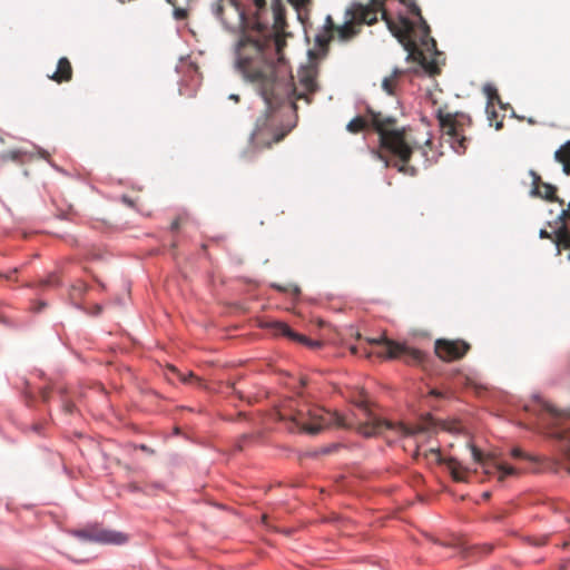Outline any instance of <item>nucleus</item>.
<instances>
[{"mask_svg": "<svg viewBox=\"0 0 570 570\" xmlns=\"http://www.w3.org/2000/svg\"><path fill=\"white\" fill-rule=\"evenodd\" d=\"M23 153L20 150H10L0 154V165L4 164L8 160L19 161L22 157Z\"/></svg>", "mask_w": 570, "mask_h": 570, "instance_id": "5701e85b", "label": "nucleus"}, {"mask_svg": "<svg viewBox=\"0 0 570 570\" xmlns=\"http://www.w3.org/2000/svg\"><path fill=\"white\" fill-rule=\"evenodd\" d=\"M539 236H540V238H547V239H551L553 242L554 230L550 233L547 229H541L539 232Z\"/></svg>", "mask_w": 570, "mask_h": 570, "instance_id": "c756f323", "label": "nucleus"}, {"mask_svg": "<svg viewBox=\"0 0 570 570\" xmlns=\"http://www.w3.org/2000/svg\"><path fill=\"white\" fill-rule=\"evenodd\" d=\"M547 542V538L530 539V543L533 546H543Z\"/></svg>", "mask_w": 570, "mask_h": 570, "instance_id": "473e14b6", "label": "nucleus"}, {"mask_svg": "<svg viewBox=\"0 0 570 570\" xmlns=\"http://www.w3.org/2000/svg\"><path fill=\"white\" fill-rule=\"evenodd\" d=\"M336 28L337 26L334 23L332 17L327 16L323 32L315 37V43L324 55L327 52L328 45L335 36Z\"/></svg>", "mask_w": 570, "mask_h": 570, "instance_id": "4468645a", "label": "nucleus"}, {"mask_svg": "<svg viewBox=\"0 0 570 570\" xmlns=\"http://www.w3.org/2000/svg\"><path fill=\"white\" fill-rule=\"evenodd\" d=\"M403 73V71L395 69L394 72L390 76L383 79L382 81V88L384 91H386L389 95H394L397 79Z\"/></svg>", "mask_w": 570, "mask_h": 570, "instance_id": "aec40b11", "label": "nucleus"}, {"mask_svg": "<svg viewBox=\"0 0 570 570\" xmlns=\"http://www.w3.org/2000/svg\"><path fill=\"white\" fill-rule=\"evenodd\" d=\"M471 451L473 460L481 465L483 472L488 475L498 474L499 481L517 473L513 466L497 462L492 454H483L476 446H471Z\"/></svg>", "mask_w": 570, "mask_h": 570, "instance_id": "9d476101", "label": "nucleus"}, {"mask_svg": "<svg viewBox=\"0 0 570 570\" xmlns=\"http://www.w3.org/2000/svg\"><path fill=\"white\" fill-rule=\"evenodd\" d=\"M430 453L433 454L438 461L441 460V452L439 450L431 449Z\"/></svg>", "mask_w": 570, "mask_h": 570, "instance_id": "f704fd0d", "label": "nucleus"}, {"mask_svg": "<svg viewBox=\"0 0 570 570\" xmlns=\"http://www.w3.org/2000/svg\"><path fill=\"white\" fill-rule=\"evenodd\" d=\"M530 176L532 178L531 196L548 202H556L560 206H564V200L557 196V187L554 185L543 181L541 176L534 170H530Z\"/></svg>", "mask_w": 570, "mask_h": 570, "instance_id": "f8f14e48", "label": "nucleus"}, {"mask_svg": "<svg viewBox=\"0 0 570 570\" xmlns=\"http://www.w3.org/2000/svg\"><path fill=\"white\" fill-rule=\"evenodd\" d=\"M170 370H171L173 372L177 373V370H176V367H174V366H170Z\"/></svg>", "mask_w": 570, "mask_h": 570, "instance_id": "8fccbe9b", "label": "nucleus"}, {"mask_svg": "<svg viewBox=\"0 0 570 570\" xmlns=\"http://www.w3.org/2000/svg\"><path fill=\"white\" fill-rule=\"evenodd\" d=\"M274 330H275V334L276 335H282V336H286L288 338H291L292 341H296L301 344H304V345H307L312 348H315V347H318L321 346V343L320 342H313L311 341L308 337L304 336V335H301V334H297L295 333L287 324L285 323H275L273 325Z\"/></svg>", "mask_w": 570, "mask_h": 570, "instance_id": "2eb2a0df", "label": "nucleus"}, {"mask_svg": "<svg viewBox=\"0 0 570 570\" xmlns=\"http://www.w3.org/2000/svg\"><path fill=\"white\" fill-rule=\"evenodd\" d=\"M140 450L153 453L151 450H149L146 445H140Z\"/></svg>", "mask_w": 570, "mask_h": 570, "instance_id": "58836bf2", "label": "nucleus"}, {"mask_svg": "<svg viewBox=\"0 0 570 570\" xmlns=\"http://www.w3.org/2000/svg\"><path fill=\"white\" fill-rule=\"evenodd\" d=\"M121 200H122V203H125L127 206H129V207H134V202H132V199H130L129 197H127V196H122Z\"/></svg>", "mask_w": 570, "mask_h": 570, "instance_id": "72a5a7b5", "label": "nucleus"}, {"mask_svg": "<svg viewBox=\"0 0 570 570\" xmlns=\"http://www.w3.org/2000/svg\"><path fill=\"white\" fill-rule=\"evenodd\" d=\"M179 377L183 382H199V379L197 376L194 375V373L189 372L188 375H183V374H179Z\"/></svg>", "mask_w": 570, "mask_h": 570, "instance_id": "c85d7f7f", "label": "nucleus"}, {"mask_svg": "<svg viewBox=\"0 0 570 570\" xmlns=\"http://www.w3.org/2000/svg\"><path fill=\"white\" fill-rule=\"evenodd\" d=\"M273 287L278 289L279 292H286L287 291V288L283 287V286H279V285H276V284H274Z\"/></svg>", "mask_w": 570, "mask_h": 570, "instance_id": "4c0bfd02", "label": "nucleus"}, {"mask_svg": "<svg viewBox=\"0 0 570 570\" xmlns=\"http://www.w3.org/2000/svg\"><path fill=\"white\" fill-rule=\"evenodd\" d=\"M51 283H52V282H51V279H47V281L45 282V285H49V284H51Z\"/></svg>", "mask_w": 570, "mask_h": 570, "instance_id": "de8ad7c7", "label": "nucleus"}, {"mask_svg": "<svg viewBox=\"0 0 570 570\" xmlns=\"http://www.w3.org/2000/svg\"><path fill=\"white\" fill-rule=\"evenodd\" d=\"M540 420L549 430L548 435L558 442L564 460V468L570 472V413L556 409L548 402L541 403Z\"/></svg>", "mask_w": 570, "mask_h": 570, "instance_id": "423d86ee", "label": "nucleus"}, {"mask_svg": "<svg viewBox=\"0 0 570 570\" xmlns=\"http://www.w3.org/2000/svg\"><path fill=\"white\" fill-rule=\"evenodd\" d=\"M431 393H432L433 395H436V396H439V395H440V393H439V392H436V391H432Z\"/></svg>", "mask_w": 570, "mask_h": 570, "instance_id": "09e8293b", "label": "nucleus"}, {"mask_svg": "<svg viewBox=\"0 0 570 570\" xmlns=\"http://www.w3.org/2000/svg\"><path fill=\"white\" fill-rule=\"evenodd\" d=\"M180 224H181V218H180V217L175 218V219L173 220V223H171L170 229H171L173 232L178 230V229H179V227H180Z\"/></svg>", "mask_w": 570, "mask_h": 570, "instance_id": "2f4dec72", "label": "nucleus"}, {"mask_svg": "<svg viewBox=\"0 0 570 570\" xmlns=\"http://www.w3.org/2000/svg\"><path fill=\"white\" fill-rule=\"evenodd\" d=\"M129 488L132 490V491H137L139 490V488L136 485V484H130Z\"/></svg>", "mask_w": 570, "mask_h": 570, "instance_id": "37998d69", "label": "nucleus"}, {"mask_svg": "<svg viewBox=\"0 0 570 570\" xmlns=\"http://www.w3.org/2000/svg\"><path fill=\"white\" fill-rule=\"evenodd\" d=\"M379 13L392 35L407 51V60L416 62L429 76L440 73L435 56L436 42L430 37V27L414 0H370L367 4L353 3L346 10L347 20L337 26L335 35L348 41L358 33L355 24H373Z\"/></svg>", "mask_w": 570, "mask_h": 570, "instance_id": "f03ea898", "label": "nucleus"}, {"mask_svg": "<svg viewBox=\"0 0 570 570\" xmlns=\"http://www.w3.org/2000/svg\"><path fill=\"white\" fill-rule=\"evenodd\" d=\"M78 538L98 543H116L120 544L126 541V537L119 532H114L97 527L78 530L73 532Z\"/></svg>", "mask_w": 570, "mask_h": 570, "instance_id": "9b49d317", "label": "nucleus"}, {"mask_svg": "<svg viewBox=\"0 0 570 570\" xmlns=\"http://www.w3.org/2000/svg\"><path fill=\"white\" fill-rule=\"evenodd\" d=\"M1 276H2V275L0 274V277H1Z\"/></svg>", "mask_w": 570, "mask_h": 570, "instance_id": "3c124183", "label": "nucleus"}, {"mask_svg": "<svg viewBox=\"0 0 570 570\" xmlns=\"http://www.w3.org/2000/svg\"><path fill=\"white\" fill-rule=\"evenodd\" d=\"M484 92L489 99L488 106H487V112H489L490 108H493V105L495 101L500 102V96L498 94V90L493 86H490V85H487L484 87Z\"/></svg>", "mask_w": 570, "mask_h": 570, "instance_id": "4be33fe9", "label": "nucleus"}, {"mask_svg": "<svg viewBox=\"0 0 570 570\" xmlns=\"http://www.w3.org/2000/svg\"><path fill=\"white\" fill-rule=\"evenodd\" d=\"M488 114H489L490 124L492 125L493 124V119L497 117V114H495L494 110H492V108H490V111Z\"/></svg>", "mask_w": 570, "mask_h": 570, "instance_id": "c9c22d12", "label": "nucleus"}, {"mask_svg": "<svg viewBox=\"0 0 570 570\" xmlns=\"http://www.w3.org/2000/svg\"><path fill=\"white\" fill-rule=\"evenodd\" d=\"M275 417L278 421H289L299 431L308 434H318L322 430L331 426L351 428L346 417L337 412H330L323 409L308 410L306 413L302 411H293L286 406L276 410Z\"/></svg>", "mask_w": 570, "mask_h": 570, "instance_id": "20e7f679", "label": "nucleus"}, {"mask_svg": "<svg viewBox=\"0 0 570 570\" xmlns=\"http://www.w3.org/2000/svg\"><path fill=\"white\" fill-rule=\"evenodd\" d=\"M49 78L57 83L70 81L72 79V66L69 59L66 57L60 58L56 71Z\"/></svg>", "mask_w": 570, "mask_h": 570, "instance_id": "dca6fc26", "label": "nucleus"}, {"mask_svg": "<svg viewBox=\"0 0 570 570\" xmlns=\"http://www.w3.org/2000/svg\"><path fill=\"white\" fill-rule=\"evenodd\" d=\"M42 397H43L45 401H47L48 400V394L43 393Z\"/></svg>", "mask_w": 570, "mask_h": 570, "instance_id": "49530a36", "label": "nucleus"}, {"mask_svg": "<svg viewBox=\"0 0 570 570\" xmlns=\"http://www.w3.org/2000/svg\"><path fill=\"white\" fill-rule=\"evenodd\" d=\"M230 99L235 100V101H238L239 100V97L237 95H230L229 97Z\"/></svg>", "mask_w": 570, "mask_h": 570, "instance_id": "79ce46f5", "label": "nucleus"}, {"mask_svg": "<svg viewBox=\"0 0 570 570\" xmlns=\"http://www.w3.org/2000/svg\"><path fill=\"white\" fill-rule=\"evenodd\" d=\"M355 404L365 416V421L358 425V432L365 436L377 435L386 430H393L401 436H414L422 433H430L438 426V422L431 415L422 416L413 426L403 423L393 424L374 415L366 397L357 400Z\"/></svg>", "mask_w": 570, "mask_h": 570, "instance_id": "39448f33", "label": "nucleus"}, {"mask_svg": "<svg viewBox=\"0 0 570 570\" xmlns=\"http://www.w3.org/2000/svg\"><path fill=\"white\" fill-rule=\"evenodd\" d=\"M492 550H493V546L488 544V543L475 544V546H470V547H466V546L462 547V553H463L464 558L487 556V554L491 553Z\"/></svg>", "mask_w": 570, "mask_h": 570, "instance_id": "6ab92c4d", "label": "nucleus"}, {"mask_svg": "<svg viewBox=\"0 0 570 570\" xmlns=\"http://www.w3.org/2000/svg\"><path fill=\"white\" fill-rule=\"evenodd\" d=\"M216 17L227 29L242 27L236 66L266 105V110L256 120L250 141L255 148H269L296 126V122H283L281 109L287 107L291 112H296L297 100L312 102L311 96L318 90L317 68L313 65L302 67L297 72V85L292 77L283 75L287 23L281 0H272L271 7L266 0H252L248 14L229 0L218 6Z\"/></svg>", "mask_w": 570, "mask_h": 570, "instance_id": "f257e3e1", "label": "nucleus"}, {"mask_svg": "<svg viewBox=\"0 0 570 570\" xmlns=\"http://www.w3.org/2000/svg\"><path fill=\"white\" fill-rule=\"evenodd\" d=\"M368 344L379 345L384 352H379V356L391 360H402L409 365L425 366L426 355L417 348L411 347L405 343H399L382 335L377 338H368Z\"/></svg>", "mask_w": 570, "mask_h": 570, "instance_id": "6e6552de", "label": "nucleus"}, {"mask_svg": "<svg viewBox=\"0 0 570 570\" xmlns=\"http://www.w3.org/2000/svg\"><path fill=\"white\" fill-rule=\"evenodd\" d=\"M17 272H18V269H17V268H14L12 272H10V273H8V274L3 275V277H6L7 279H9V281H10V279H12V274H16Z\"/></svg>", "mask_w": 570, "mask_h": 570, "instance_id": "e433bc0d", "label": "nucleus"}, {"mask_svg": "<svg viewBox=\"0 0 570 570\" xmlns=\"http://www.w3.org/2000/svg\"><path fill=\"white\" fill-rule=\"evenodd\" d=\"M471 346L463 340L439 338L434 344V352L444 362H453L463 358Z\"/></svg>", "mask_w": 570, "mask_h": 570, "instance_id": "1a4fd4ad", "label": "nucleus"}, {"mask_svg": "<svg viewBox=\"0 0 570 570\" xmlns=\"http://www.w3.org/2000/svg\"><path fill=\"white\" fill-rule=\"evenodd\" d=\"M351 352H352L353 354H357V353H358V347H356V346H352V347H351Z\"/></svg>", "mask_w": 570, "mask_h": 570, "instance_id": "ea45409f", "label": "nucleus"}, {"mask_svg": "<svg viewBox=\"0 0 570 570\" xmlns=\"http://www.w3.org/2000/svg\"><path fill=\"white\" fill-rule=\"evenodd\" d=\"M570 217V202L563 207L558 217L551 222L552 224L562 223L564 219Z\"/></svg>", "mask_w": 570, "mask_h": 570, "instance_id": "b1692460", "label": "nucleus"}, {"mask_svg": "<svg viewBox=\"0 0 570 570\" xmlns=\"http://www.w3.org/2000/svg\"><path fill=\"white\" fill-rule=\"evenodd\" d=\"M371 108H367L366 116H357L353 118L347 125L346 129L351 134H358L367 128H372V120H371Z\"/></svg>", "mask_w": 570, "mask_h": 570, "instance_id": "f3484780", "label": "nucleus"}, {"mask_svg": "<svg viewBox=\"0 0 570 570\" xmlns=\"http://www.w3.org/2000/svg\"><path fill=\"white\" fill-rule=\"evenodd\" d=\"M448 466L451 470V474L455 481L462 482L465 481V469H463L459 462L454 459H450L448 461Z\"/></svg>", "mask_w": 570, "mask_h": 570, "instance_id": "412c9836", "label": "nucleus"}, {"mask_svg": "<svg viewBox=\"0 0 570 570\" xmlns=\"http://www.w3.org/2000/svg\"><path fill=\"white\" fill-rule=\"evenodd\" d=\"M554 160L562 166V171L570 176V140L562 144L554 151Z\"/></svg>", "mask_w": 570, "mask_h": 570, "instance_id": "a211bd4d", "label": "nucleus"}, {"mask_svg": "<svg viewBox=\"0 0 570 570\" xmlns=\"http://www.w3.org/2000/svg\"><path fill=\"white\" fill-rule=\"evenodd\" d=\"M438 120L443 137L456 154H464L468 149L469 138L465 135L472 119L463 112H444L438 110Z\"/></svg>", "mask_w": 570, "mask_h": 570, "instance_id": "0eeeda50", "label": "nucleus"}, {"mask_svg": "<svg viewBox=\"0 0 570 570\" xmlns=\"http://www.w3.org/2000/svg\"><path fill=\"white\" fill-rule=\"evenodd\" d=\"M62 407L66 413L71 414L75 410V404L70 401H65Z\"/></svg>", "mask_w": 570, "mask_h": 570, "instance_id": "7c9ffc66", "label": "nucleus"}, {"mask_svg": "<svg viewBox=\"0 0 570 570\" xmlns=\"http://www.w3.org/2000/svg\"><path fill=\"white\" fill-rule=\"evenodd\" d=\"M85 291V287L82 284L78 285V286H72V289H71V297L75 298V297H79L82 295Z\"/></svg>", "mask_w": 570, "mask_h": 570, "instance_id": "cd10ccee", "label": "nucleus"}, {"mask_svg": "<svg viewBox=\"0 0 570 570\" xmlns=\"http://www.w3.org/2000/svg\"><path fill=\"white\" fill-rule=\"evenodd\" d=\"M289 3L296 9L301 10L302 8H305L311 0H288Z\"/></svg>", "mask_w": 570, "mask_h": 570, "instance_id": "a878e982", "label": "nucleus"}, {"mask_svg": "<svg viewBox=\"0 0 570 570\" xmlns=\"http://www.w3.org/2000/svg\"><path fill=\"white\" fill-rule=\"evenodd\" d=\"M511 455L514 458V459H524V460H530V461H535L534 458L530 456L529 454L524 453L521 449L519 448H514L512 449L511 451Z\"/></svg>", "mask_w": 570, "mask_h": 570, "instance_id": "393cba45", "label": "nucleus"}, {"mask_svg": "<svg viewBox=\"0 0 570 570\" xmlns=\"http://www.w3.org/2000/svg\"><path fill=\"white\" fill-rule=\"evenodd\" d=\"M549 226L554 228L553 243L557 246L558 254H560L562 249H570V217L562 223H549Z\"/></svg>", "mask_w": 570, "mask_h": 570, "instance_id": "ddd939ff", "label": "nucleus"}, {"mask_svg": "<svg viewBox=\"0 0 570 570\" xmlns=\"http://www.w3.org/2000/svg\"><path fill=\"white\" fill-rule=\"evenodd\" d=\"M495 129H501L502 128V121H498L495 122Z\"/></svg>", "mask_w": 570, "mask_h": 570, "instance_id": "a19ab883", "label": "nucleus"}, {"mask_svg": "<svg viewBox=\"0 0 570 570\" xmlns=\"http://www.w3.org/2000/svg\"><path fill=\"white\" fill-rule=\"evenodd\" d=\"M248 440H250V435H248V434H244V435H242V436L239 438V440H238V441L236 442V444H235V450H236V451H242V450H243V444H244L245 442H247Z\"/></svg>", "mask_w": 570, "mask_h": 570, "instance_id": "bb28decb", "label": "nucleus"}, {"mask_svg": "<svg viewBox=\"0 0 570 570\" xmlns=\"http://www.w3.org/2000/svg\"><path fill=\"white\" fill-rule=\"evenodd\" d=\"M364 354H365L366 357H368L371 355V352L364 350Z\"/></svg>", "mask_w": 570, "mask_h": 570, "instance_id": "a18cd8bd", "label": "nucleus"}, {"mask_svg": "<svg viewBox=\"0 0 570 570\" xmlns=\"http://www.w3.org/2000/svg\"><path fill=\"white\" fill-rule=\"evenodd\" d=\"M370 114L372 129L379 135L380 142L379 149L373 153L386 167L393 166L404 175L415 176L417 169L409 163L415 149L422 150L425 155L424 147L411 138L410 129L397 126L396 118L381 111L370 110Z\"/></svg>", "mask_w": 570, "mask_h": 570, "instance_id": "7ed1b4c3", "label": "nucleus"}, {"mask_svg": "<svg viewBox=\"0 0 570 570\" xmlns=\"http://www.w3.org/2000/svg\"><path fill=\"white\" fill-rule=\"evenodd\" d=\"M431 145H432V141L430 139H428L426 142H425V146L430 147Z\"/></svg>", "mask_w": 570, "mask_h": 570, "instance_id": "c03bdc74", "label": "nucleus"}]
</instances>
